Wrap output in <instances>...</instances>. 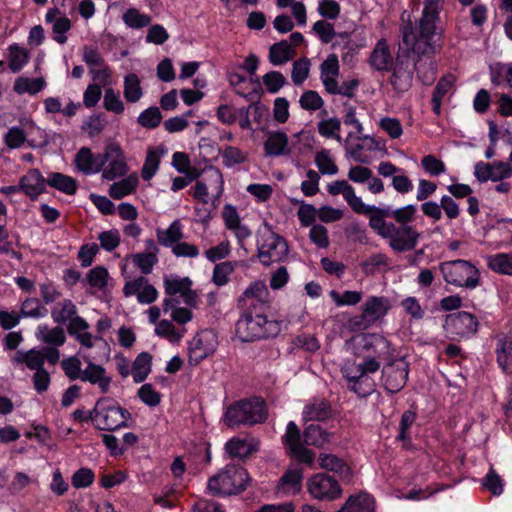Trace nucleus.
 Instances as JSON below:
<instances>
[{
    "label": "nucleus",
    "mask_w": 512,
    "mask_h": 512,
    "mask_svg": "<svg viewBox=\"0 0 512 512\" xmlns=\"http://www.w3.org/2000/svg\"><path fill=\"white\" fill-rule=\"evenodd\" d=\"M363 350L369 353V356L375 357L378 361H393L394 349L391 343L381 334L368 333L363 337Z\"/></svg>",
    "instance_id": "obj_12"
},
{
    "label": "nucleus",
    "mask_w": 512,
    "mask_h": 512,
    "mask_svg": "<svg viewBox=\"0 0 512 512\" xmlns=\"http://www.w3.org/2000/svg\"><path fill=\"white\" fill-rule=\"evenodd\" d=\"M408 375V362L404 358H399L388 362L383 367L381 380L387 392L396 394L405 387Z\"/></svg>",
    "instance_id": "obj_10"
},
{
    "label": "nucleus",
    "mask_w": 512,
    "mask_h": 512,
    "mask_svg": "<svg viewBox=\"0 0 512 512\" xmlns=\"http://www.w3.org/2000/svg\"><path fill=\"white\" fill-rule=\"evenodd\" d=\"M289 140L286 133L273 131L268 134L264 142V151L266 156L278 157L290 154Z\"/></svg>",
    "instance_id": "obj_20"
},
{
    "label": "nucleus",
    "mask_w": 512,
    "mask_h": 512,
    "mask_svg": "<svg viewBox=\"0 0 512 512\" xmlns=\"http://www.w3.org/2000/svg\"><path fill=\"white\" fill-rule=\"evenodd\" d=\"M413 69L409 61L398 60L393 68L390 84L397 93L408 91L412 85Z\"/></svg>",
    "instance_id": "obj_17"
},
{
    "label": "nucleus",
    "mask_w": 512,
    "mask_h": 512,
    "mask_svg": "<svg viewBox=\"0 0 512 512\" xmlns=\"http://www.w3.org/2000/svg\"><path fill=\"white\" fill-rule=\"evenodd\" d=\"M315 163L322 174L334 175L338 172V167L329 156L328 150H321L316 154Z\"/></svg>",
    "instance_id": "obj_64"
},
{
    "label": "nucleus",
    "mask_w": 512,
    "mask_h": 512,
    "mask_svg": "<svg viewBox=\"0 0 512 512\" xmlns=\"http://www.w3.org/2000/svg\"><path fill=\"white\" fill-rule=\"evenodd\" d=\"M318 464L322 469L333 472L342 479H347L351 475V469L348 464L334 454H320Z\"/></svg>",
    "instance_id": "obj_22"
},
{
    "label": "nucleus",
    "mask_w": 512,
    "mask_h": 512,
    "mask_svg": "<svg viewBox=\"0 0 512 512\" xmlns=\"http://www.w3.org/2000/svg\"><path fill=\"white\" fill-rule=\"evenodd\" d=\"M483 486L495 496H499L503 493V480L496 473L493 467H490L488 473L484 477Z\"/></svg>",
    "instance_id": "obj_63"
},
{
    "label": "nucleus",
    "mask_w": 512,
    "mask_h": 512,
    "mask_svg": "<svg viewBox=\"0 0 512 512\" xmlns=\"http://www.w3.org/2000/svg\"><path fill=\"white\" fill-rule=\"evenodd\" d=\"M167 152L163 145L150 147L147 150L146 158L141 170V177L144 181L151 180L159 169L161 157Z\"/></svg>",
    "instance_id": "obj_21"
},
{
    "label": "nucleus",
    "mask_w": 512,
    "mask_h": 512,
    "mask_svg": "<svg viewBox=\"0 0 512 512\" xmlns=\"http://www.w3.org/2000/svg\"><path fill=\"white\" fill-rule=\"evenodd\" d=\"M59 305H61L60 310L54 308L51 311V316L55 323L65 324L67 320L77 314V308L70 299L63 300Z\"/></svg>",
    "instance_id": "obj_47"
},
{
    "label": "nucleus",
    "mask_w": 512,
    "mask_h": 512,
    "mask_svg": "<svg viewBox=\"0 0 512 512\" xmlns=\"http://www.w3.org/2000/svg\"><path fill=\"white\" fill-rule=\"evenodd\" d=\"M255 450V447L246 439H240L238 437L231 438L225 444V451L231 459L237 458L239 460H245L250 457Z\"/></svg>",
    "instance_id": "obj_30"
},
{
    "label": "nucleus",
    "mask_w": 512,
    "mask_h": 512,
    "mask_svg": "<svg viewBox=\"0 0 512 512\" xmlns=\"http://www.w3.org/2000/svg\"><path fill=\"white\" fill-rule=\"evenodd\" d=\"M282 443L287 453L304 443L303 434L294 421L288 422L285 434L282 436Z\"/></svg>",
    "instance_id": "obj_42"
},
{
    "label": "nucleus",
    "mask_w": 512,
    "mask_h": 512,
    "mask_svg": "<svg viewBox=\"0 0 512 512\" xmlns=\"http://www.w3.org/2000/svg\"><path fill=\"white\" fill-rule=\"evenodd\" d=\"M224 166L230 168L247 160L246 154L235 146H226L221 153Z\"/></svg>",
    "instance_id": "obj_50"
},
{
    "label": "nucleus",
    "mask_w": 512,
    "mask_h": 512,
    "mask_svg": "<svg viewBox=\"0 0 512 512\" xmlns=\"http://www.w3.org/2000/svg\"><path fill=\"white\" fill-rule=\"evenodd\" d=\"M392 56L385 40H380L373 49L369 63L377 71H389L392 67Z\"/></svg>",
    "instance_id": "obj_23"
},
{
    "label": "nucleus",
    "mask_w": 512,
    "mask_h": 512,
    "mask_svg": "<svg viewBox=\"0 0 512 512\" xmlns=\"http://www.w3.org/2000/svg\"><path fill=\"white\" fill-rule=\"evenodd\" d=\"M389 300L382 296H370L362 305V314L352 319L358 329H366L383 318L390 309Z\"/></svg>",
    "instance_id": "obj_9"
},
{
    "label": "nucleus",
    "mask_w": 512,
    "mask_h": 512,
    "mask_svg": "<svg viewBox=\"0 0 512 512\" xmlns=\"http://www.w3.org/2000/svg\"><path fill=\"white\" fill-rule=\"evenodd\" d=\"M270 292L267 285L262 280L252 282L238 298V307L245 308L249 305H255L258 307L259 304L265 306H272L269 299Z\"/></svg>",
    "instance_id": "obj_15"
},
{
    "label": "nucleus",
    "mask_w": 512,
    "mask_h": 512,
    "mask_svg": "<svg viewBox=\"0 0 512 512\" xmlns=\"http://www.w3.org/2000/svg\"><path fill=\"white\" fill-rule=\"evenodd\" d=\"M124 24L131 29L140 30L149 26L152 22L150 15L141 13L137 8H128L122 15Z\"/></svg>",
    "instance_id": "obj_39"
},
{
    "label": "nucleus",
    "mask_w": 512,
    "mask_h": 512,
    "mask_svg": "<svg viewBox=\"0 0 512 512\" xmlns=\"http://www.w3.org/2000/svg\"><path fill=\"white\" fill-rule=\"evenodd\" d=\"M139 399L150 407H155L161 402V394L154 389L152 384H143L137 391Z\"/></svg>",
    "instance_id": "obj_57"
},
{
    "label": "nucleus",
    "mask_w": 512,
    "mask_h": 512,
    "mask_svg": "<svg viewBox=\"0 0 512 512\" xmlns=\"http://www.w3.org/2000/svg\"><path fill=\"white\" fill-rule=\"evenodd\" d=\"M352 210L357 214L366 215L369 217V227L371 228V221L373 217H379V210L381 207L375 205L365 204L357 195L348 203Z\"/></svg>",
    "instance_id": "obj_51"
},
{
    "label": "nucleus",
    "mask_w": 512,
    "mask_h": 512,
    "mask_svg": "<svg viewBox=\"0 0 512 512\" xmlns=\"http://www.w3.org/2000/svg\"><path fill=\"white\" fill-rule=\"evenodd\" d=\"M47 185L67 195H75L78 190L77 180L61 172L49 173Z\"/></svg>",
    "instance_id": "obj_27"
},
{
    "label": "nucleus",
    "mask_w": 512,
    "mask_h": 512,
    "mask_svg": "<svg viewBox=\"0 0 512 512\" xmlns=\"http://www.w3.org/2000/svg\"><path fill=\"white\" fill-rule=\"evenodd\" d=\"M152 355L149 352L139 353L132 363V376L135 383L144 382L151 372Z\"/></svg>",
    "instance_id": "obj_33"
},
{
    "label": "nucleus",
    "mask_w": 512,
    "mask_h": 512,
    "mask_svg": "<svg viewBox=\"0 0 512 512\" xmlns=\"http://www.w3.org/2000/svg\"><path fill=\"white\" fill-rule=\"evenodd\" d=\"M163 119L160 109L156 106H151L140 113L137 122L140 126L146 129L157 128Z\"/></svg>",
    "instance_id": "obj_45"
},
{
    "label": "nucleus",
    "mask_w": 512,
    "mask_h": 512,
    "mask_svg": "<svg viewBox=\"0 0 512 512\" xmlns=\"http://www.w3.org/2000/svg\"><path fill=\"white\" fill-rule=\"evenodd\" d=\"M301 108L308 111H316L324 105V101L318 92L314 90L305 91L299 100Z\"/></svg>",
    "instance_id": "obj_62"
},
{
    "label": "nucleus",
    "mask_w": 512,
    "mask_h": 512,
    "mask_svg": "<svg viewBox=\"0 0 512 512\" xmlns=\"http://www.w3.org/2000/svg\"><path fill=\"white\" fill-rule=\"evenodd\" d=\"M87 362L88 364L83 370L81 381L98 385L101 393H107L110 389L112 379L106 374V369L102 365L95 364L90 360Z\"/></svg>",
    "instance_id": "obj_18"
},
{
    "label": "nucleus",
    "mask_w": 512,
    "mask_h": 512,
    "mask_svg": "<svg viewBox=\"0 0 512 512\" xmlns=\"http://www.w3.org/2000/svg\"><path fill=\"white\" fill-rule=\"evenodd\" d=\"M439 269L448 284L474 289L480 284L479 270L467 260L443 262Z\"/></svg>",
    "instance_id": "obj_6"
},
{
    "label": "nucleus",
    "mask_w": 512,
    "mask_h": 512,
    "mask_svg": "<svg viewBox=\"0 0 512 512\" xmlns=\"http://www.w3.org/2000/svg\"><path fill=\"white\" fill-rule=\"evenodd\" d=\"M242 312L236 322V335L242 342H253L276 337L282 329V321L276 317L272 306L259 304L241 308Z\"/></svg>",
    "instance_id": "obj_1"
},
{
    "label": "nucleus",
    "mask_w": 512,
    "mask_h": 512,
    "mask_svg": "<svg viewBox=\"0 0 512 512\" xmlns=\"http://www.w3.org/2000/svg\"><path fill=\"white\" fill-rule=\"evenodd\" d=\"M310 71V61L304 57L294 61L291 78L295 85H301L308 78Z\"/></svg>",
    "instance_id": "obj_53"
},
{
    "label": "nucleus",
    "mask_w": 512,
    "mask_h": 512,
    "mask_svg": "<svg viewBox=\"0 0 512 512\" xmlns=\"http://www.w3.org/2000/svg\"><path fill=\"white\" fill-rule=\"evenodd\" d=\"M371 229L381 238L388 239L390 248L396 253L415 249L420 238V233L412 225H396L375 219Z\"/></svg>",
    "instance_id": "obj_4"
},
{
    "label": "nucleus",
    "mask_w": 512,
    "mask_h": 512,
    "mask_svg": "<svg viewBox=\"0 0 512 512\" xmlns=\"http://www.w3.org/2000/svg\"><path fill=\"white\" fill-rule=\"evenodd\" d=\"M134 264L145 275L152 272L153 266L158 262V257L155 253H137L133 255Z\"/></svg>",
    "instance_id": "obj_59"
},
{
    "label": "nucleus",
    "mask_w": 512,
    "mask_h": 512,
    "mask_svg": "<svg viewBox=\"0 0 512 512\" xmlns=\"http://www.w3.org/2000/svg\"><path fill=\"white\" fill-rule=\"evenodd\" d=\"M495 354L499 368L506 374H512V339L507 336L499 338Z\"/></svg>",
    "instance_id": "obj_24"
},
{
    "label": "nucleus",
    "mask_w": 512,
    "mask_h": 512,
    "mask_svg": "<svg viewBox=\"0 0 512 512\" xmlns=\"http://www.w3.org/2000/svg\"><path fill=\"white\" fill-rule=\"evenodd\" d=\"M214 337L211 331H203L193 338L188 348V361L191 366L200 364L205 358L213 354L215 350Z\"/></svg>",
    "instance_id": "obj_13"
},
{
    "label": "nucleus",
    "mask_w": 512,
    "mask_h": 512,
    "mask_svg": "<svg viewBox=\"0 0 512 512\" xmlns=\"http://www.w3.org/2000/svg\"><path fill=\"white\" fill-rule=\"evenodd\" d=\"M128 166L125 159H113L110 161L108 167L103 170L102 177L105 180L113 181L118 177L126 175Z\"/></svg>",
    "instance_id": "obj_52"
},
{
    "label": "nucleus",
    "mask_w": 512,
    "mask_h": 512,
    "mask_svg": "<svg viewBox=\"0 0 512 512\" xmlns=\"http://www.w3.org/2000/svg\"><path fill=\"white\" fill-rule=\"evenodd\" d=\"M303 480V469H288L280 477L277 484V491L295 494L301 490Z\"/></svg>",
    "instance_id": "obj_25"
},
{
    "label": "nucleus",
    "mask_w": 512,
    "mask_h": 512,
    "mask_svg": "<svg viewBox=\"0 0 512 512\" xmlns=\"http://www.w3.org/2000/svg\"><path fill=\"white\" fill-rule=\"evenodd\" d=\"M417 414L413 410H406L402 413L398 427L396 440L402 443L404 450H410L412 447L411 428L415 423Z\"/></svg>",
    "instance_id": "obj_26"
},
{
    "label": "nucleus",
    "mask_w": 512,
    "mask_h": 512,
    "mask_svg": "<svg viewBox=\"0 0 512 512\" xmlns=\"http://www.w3.org/2000/svg\"><path fill=\"white\" fill-rule=\"evenodd\" d=\"M478 328L477 317L466 311L451 313L445 318L444 330L451 340L470 338L477 333Z\"/></svg>",
    "instance_id": "obj_7"
},
{
    "label": "nucleus",
    "mask_w": 512,
    "mask_h": 512,
    "mask_svg": "<svg viewBox=\"0 0 512 512\" xmlns=\"http://www.w3.org/2000/svg\"><path fill=\"white\" fill-rule=\"evenodd\" d=\"M235 264L231 261L216 264L213 270L212 281L216 286H224L229 282V275L234 272Z\"/></svg>",
    "instance_id": "obj_46"
},
{
    "label": "nucleus",
    "mask_w": 512,
    "mask_h": 512,
    "mask_svg": "<svg viewBox=\"0 0 512 512\" xmlns=\"http://www.w3.org/2000/svg\"><path fill=\"white\" fill-rule=\"evenodd\" d=\"M165 293L169 296L176 294H183L185 290H188L192 286V281L189 277L165 279Z\"/></svg>",
    "instance_id": "obj_61"
},
{
    "label": "nucleus",
    "mask_w": 512,
    "mask_h": 512,
    "mask_svg": "<svg viewBox=\"0 0 512 512\" xmlns=\"http://www.w3.org/2000/svg\"><path fill=\"white\" fill-rule=\"evenodd\" d=\"M487 267L497 274L512 276V252L489 255Z\"/></svg>",
    "instance_id": "obj_32"
},
{
    "label": "nucleus",
    "mask_w": 512,
    "mask_h": 512,
    "mask_svg": "<svg viewBox=\"0 0 512 512\" xmlns=\"http://www.w3.org/2000/svg\"><path fill=\"white\" fill-rule=\"evenodd\" d=\"M331 435L319 424H310L304 429L303 440L306 445L321 447L330 441Z\"/></svg>",
    "instance_id": "obj_34"
},
{
    "label": "nucleus",
    "mask_w": 512,
    "mask_h": 512,
    "mask_svg": "<svg viewBox=\"0 0 512 512\" xmlns=\"http://www.w3.org/2000/svg\"><path fill=\"white\" fill-rule=\"evenodd\" d=\"M3 141L9 149H18L27 141V135L21 127L13 126L4 134Z\"/></svg>",
    "instance_id": "obj_48"
},
{
    "label": "nucleus",
    "mask_w": 512,
    "mask_h": 512,
    "mask_svg": "<svg viewBox=\"0 0 512 512\" xmlns=\"http://www.w3.org/2000/svg\"><path fill=\"white\" fill-rule=\"evenodd\" d=\"M257 251L259 261L264 266H269L274 262L284 261L289 247L285 238L275 233L272 227L265 222L264 228L258 231Z\"/></svg>",
    "instance_id": "obj_5"
},
{
    "label": "nucleus",
    "mask_w": 512,
    "mask_h": 512,
    "mask_svg": "<svg viewBox=\"0 0 512 512\" xmlns=\"http://www.w3.org/2000/svg\"><path fill=\"white\" fill-rule=\"evenodd\" d=\"M137 179L131 177L115 182L110 186L109 195L116 200H120L127 195L132 194L137 186Z\"/></svg>",
    "instance_id": "obj_43"
},
{
    "label": "nucleus",
    "mask_w": 512,
    "mask_h": 512,
    "mask_svg": "<svg viewBox=\"0 0 512 512\" xmlns=\"http://www.w3.org/2000/svg\"><path fill=\"white\" fill-rule=\"evenodd\" d=\"M352 384H347V388L360 398L370 396L375 391L376 383L370 375L357 374V377H351Z\"/></svg>",
    "instance_id": "obj_36"
},
{
    "label": "nucleus",
    "mask_w": 512,
    "mask_h": 512,
    "mask_svg": "<svg viewBox=\"0 0 512 512\" xmlns=\"http://www.w3.org/2000/svg\"><path fill=\"white\" fill-rule=\"evenodd\" d=\"M103 106L107 111L115 114H122L125 109L119 93L115 92L113 88L105 90Z\"/></svg>",
    "instance_id": "obj_54"
},
{
    "label": "nucleus",
    "mask_w": 512,
    "mask_h": 512,
    "mask_svg": "<svg viewBox=\"0 0 512 512\" xmlns=\"http://www.w3.org/2000/svg\"><path fill=\"white\" fill-rule=\"evenodd\" d=\"M95 474L90 468L82 467L74 472L71 483L76 489L87 488L93 484Z\"/></svg>",
    "instance_id": "obj_58"
},
{
    "label": "nucleus",
    "mask_w": 512,
    "mask_h": 512,
    "mask_svg": "<svg viewBox=\"0 0 512 512\" xmlns=\"http://www.w3.org/2000/svg\"><path fill=\"white\" fill-rule=\"evenodd\" d=\"M143 96L140 79L137 74L129 73L124 78V97L129 103H136Z\"/></svg>",
    "instance_id": "obj_40"
},
{
    "label": "nucleus",
    "mask_w": 512,
    "mask_h": 512,
    "mask_svg": "<svg viewBox=\"0 0 512 512\" xmlns=\"http://www.w3.org/2000/svg\"><path fill=\"white\" fill-rule=\"evenodd\" d=\"M61 368L69 380H81L83 370L80 359L77 356H71L61 361Z\"/></svg>",
    "instance_id": "obj_49"
},
{
    "label": "nucleus",
    "mask_w": 512,
    "mask_h": 512,
    "mask_svg": "<svg viewBox=\"0 0 512 512\" xmlns=\"http://www.w3.org/2000/svg\"><path fill=\"white\" fill-rule=\"evenodd\" d=\"M295 54L292 45L286 40H281L270 47L269 61L275 66L283 65L291 60Z\"/></svg>",
    "instance_id": "obj_31"
},
{
    "label": "nucleus",
    "mask_w": 512,
    "mask_h": 512,
    "mask_svg": "<svg viewBox=\"0 0 512 512\" xmlns=\"http://www.w3.org/2000/svg\"><path fill=\"white\" fill-rule=\"evenodd\" d=\"M334 410L327 399H315L304 407L303 416L309 421L325 422L334 418Z\"/></svg>",
    "instance_id": "obj_19"
},
{
    "label": "nucleus",
    "mask_w": 512,
    "mask_h": 512,
    "mask_svg": "<svg viewBox=\"0 0 512 512\" xmlns=\"http://www.w3.org/2000/svg\"><path fill=\"white\" fill-rule=\"evenodd\" d=\"M338 512H375V499L368 493L350 496Z\"/></svg>",
    "instance_id": "obj_28"
},
{
    "label": "nucleus",
    "mask_w": 512,
    "mask_h": 512,
    "mask_svg": "<svg viewBox=\"0 0 512 512\" xmlns=\"http://www.w3.org/2000/svg\"><path fill=\"white\" fill-rule=\"evenodd\" d=\"M158 243L164 247H173L183 237V225L180 220H174L167 229L156 230Z\"/></svg>",
    "instance_id": "obj_29"
},
{
    "label": "nucleus",
    "mask_w": 512,
    "mask_h": 512,
    "mask_svg": "<svg viewBox=\"0 0 512 512\" xmlns=\"http://www.w3.org/2000/svg\"><path fill=\"white\" fill-rule=\"evenodd\" d=\"M330 296L337 306H352L361 301L362 292L347 290L340 294L333 290L331 291Z\"/></svg>",
    "instance_id": "obj_55"
},
{
    "label": "nucleus",
    "mask_w": 512,
    "mask_h": 512,
    "mask_svg": "<svg viewBox=\"0 0 512 512\" xmlns=\"http://www.w3.org/2000/svg\"><path fill=\"white\" fill-rule=\"evenodd\" d=\"M262 81L267 91L271 94L279 92V90L287 83L283 74L274 70L263 75Z\"/></svg>",
    "instance_id": "obj_56"
},
{
    "label": "nucleus",
    "mask_w": 512,
    "mask_h": 512,
    "mask_svg": "<svg viewBox=\"0 0 512 512\" xmlns=\"http://www.w3.org/2000/svg\"><path fill=\"white\" fill-rule=\"evenodd\" d=\"M109 273L104 266H96L86 274V283L98 290H104L107 286Z\"/></svg>",
    "instance_id": "obj_44"
},
{
    "label": "nucleus",
    "mask_w": 512,
    "mask_h": 512,
    "mask_svg": "<svg viewBox=\"0 0 512 512\" xmlns=\"http://www.w3.org/2000/svg\"><path fill=\"white\" fill-rule=\"evenodd\" d=\"M309 494L320 501H334L342 494L338 480L325 472L312 475L306 483Z\"/></svg>",
    "instance_id": "obj_8"
},
{
    "label": "nucleus",
    "mask_w": 512,
    "mask_h": 512,
    "mask_svg": "<svg viewBox=\"0 0 512 512\" xmlns=\"http://www.w3.org/2000/svg\"><path fill=\"white\" fill-rule=\"evenodd\" d=\"M22 317L40 318L47 314V309L41 307L37 298L26 299L20 312Z\"/></svg>",
    "instance_id": "obj_60"
},
{
    "label": "nucleus",
    "mask_w": 512,
    "mask_h": 512,
    "mask_svg": "<svg viewBox=\"0 0 512 512\" xmlns=\"http://www.w3.org/2000/svg\"><path fill=\"white\" fill-rule=\"evenodd\" d=\"M13 361L17 364H25L28 369L37 371L44 368L42 350L32 348L26 352L17 351Z\"/></svg>",
    "instance_id": "obj_38"
},
{
    "label": "nucleus",
    "mask_w": 512,
    "mask_h": 512,
    "mask_svg": "<svg viewBox=\"0 0 512 512\" xmlns=\"http://www.w3.org/2000/svg\"><path fill=\"white\" fill-rule=\"evenodd\" d=\"M75 166L86 175L96 174L100 172V167L94 169L96 164V156L88 147H82L75 155Z\"/></svg>",
    "instance_id": "obj_37"
},
{
    "label": "nucleus",
    "mask_w": 512,
    "mask_h": 512,
    "mask_svg": "<svg viewBox=\"0 0 512 512\" xmlns=\"http://www.w3.org/2000/svg\"><path fill=\"white\" fill-rule=\"evenodd\" d=\"M110 402L104 405L101 424H96L95 428L101 431L113 432L130 427L128 420L132 418V414L126 408L121 407L114 398L110 397Z\"/></svg>",
    "instance_id": "obj_11"
},
{
    "label": "nucleus",
    "mask_w": 512,
    "mask_h": 512,
    "mask_svg": "<svg viewBox=\"0 0 512 512\" xmlns=\"http://www.w3.org/2000/svg\"><path fill=\"white\" fill-rule=\"evenodd\" d=\"M9 61L8 67L13 73L20 72L30 60V52L20 46L18 43H13L8 47Z\"/></svg>",
    "instance_id": "obj_35"
},
{
    "label": "nucleus",
    "mask_w": 512,
    "mask_h": 512,
    "mask_svg": "<svg viewBox=\"0 0 512 512\" xmlns=\"http://www.w3.org/2000/svg\"><path fill=\"white\" fill-rule=\"evenodd\" d=\"M250 481L251 477L242 465L228 463L216 474L209 477L207 490L214 497L239 495L247 489Z\"/></svg>",
    "instance_id": "obj_3"
},
{
    "label": "nucleus",
    "mask_w": 512,
    "mask_h": 512,
    "mask_svg": "<svg viewBox=\"0 0 512 512\" xmlns=\"http://www.w3.org/2000/svg\"><path fill=\"white\" fill-rule=\"evenodd\" d=\"M47 178H45L39 169L31 168L23 175L18 182V188L21 189L31 201H36L38 197L47 192Z\"/></svg>",
    "instance_id": "obj_14"
},
{
    "label": "nucleus",
    "mask_w": 512,
    "mask_h": 512,
    "mask_svg": "<svg viewBox=\"0 0 512 512\" xmlns=\"http://www.w3.org/2000/svg\"><path fill=\"white\" fill-rule=\"evenodd\" d=\"M438 17H433L431 14L422 13V18L419 23V38L428 46L436 34V21Z\"/></svg>",
    "instance_id": "obj_41"
},
{
    "label": "nucleus",
    "mask_w": 512,
    "mask_h": 512,
    "mask_svg": "<svg viewBox=\"0 0 512 512\" xmlns=\"http://www.w3.org/2000/svg\"><path fill=\"white\" fill-rule=\"evenodd\" d=\"M380 221H386L387 218H393L396 225H411L415 220L417 214V205L408 204L406 206L393 209L391 206H384L378 211ZM376 217H373L371 223L375 221Z\"/></svg>",
    "instance_id": "obj_16"
},
{
    "label": "nucleus",
    "mask_w": 512,
    "mask_h": 512,
    "mask_svg": "<svg viewBox=\"0 0 512 512\" xmlns=\"http://www.w3.org/2000/svg\"><path fill=\"white\" fill-rule=\"evenodd\" d=\"M268 418L266 402L261 396H251L232 402L224 408L222 421L231 429L253 427Z\"/></svg>",
    "instance_id": "obj_2"
}]
</instances>
